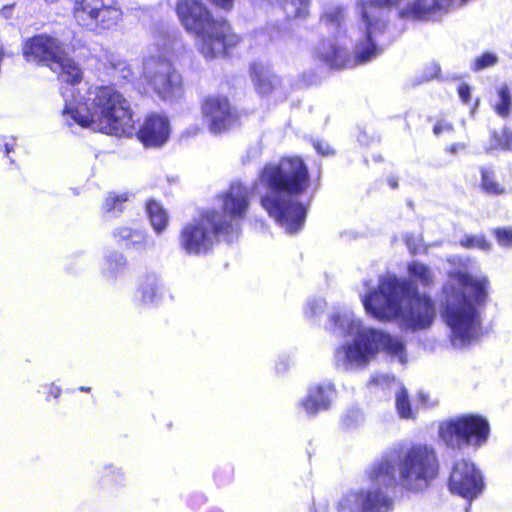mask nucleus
Segmentation results:
<instances>
[{
    "mask_svg": "<svg viewBox=\"0 0 512 512\" xmlns=\"http://www.w3.org/2000/svg\"><path fill=\"white\" fill-rule=\"evenodd\" d=\"M70 46L59 38L39 34L23 46L26 61L47 66L66 83L61 88L65 105L63 118L68 126L78 125L110 135H130L134 119L130 104L112 86L90 87L82 80L79 65L71 58Z\"/></svg>",
    "mask_w": 512,
    "mask_h": 512,
    "instance_id": "f257e3e1",
    "label": "nucleus"
},
{
    "mask_svg": "<svg viewBox=\"0 0 512 512\" xmlns=\"http://www.w3.org/2000/svg\"><path fill=\"white\" fill-rule=\"evenodd\" d=\"M401 0H357L354 13L357 16L356 26L350 28L348 37L353 43V57L342 46L347 31L346 10L343 6L332 4L325 7L320 25L333 39L322 41L315 50L319 60L331 68H349L366 64L377 58L383 51L377 42L387 27L386 14L388 9L396 6Z\"/></svg>",
    "mask_w": 512,
    "mask_h": 512,
    "instance_id": "f03ea898",
    "label": "nucleus"
},
{
    "mask_svg": "<svg viewBox=\"0 0 512 512\" xmlns=\"http://www.w3.org/2000/svg\"><path fill=\"white\" fill-rule=\"evenodd\" d=\"M443 286L441 315L453 347L464 348L483 335L482 312L487 299L488 279L464 269L452 270Z\"/></svg>",
    "mask_w": 512,
    "mask_h": 512,
    "instance_id": "7ed1b4c3",
    "label": "nucleus"
},
{
    "mask_svg": "<svg viewBox=\"0 0 512 512\" xmlns=\"http://www.w3.org/2000/svg\"><path fill=\"white\" fill-rule=\"evenodd\" d=\"M266 187L261 205L287 233L300 231L306 219V208L298 200L309 186L308 169L299 157H287L278 164L266 165L259 175L258 186Z\"/></svg>",
    "mask_w": 512,
    "mask_h": 512,
    "instance_id": "20e7f679",
    "label": "nucleus"
},
{
    "mask_svg": "<svg viewBox=\"0 0 512 512\" xmlns=\"http://www.w3.org/2000/svg\"><path fill=\"white\" fill-rule=\"evenodd\" d=\"M220 199L222 213L207 210L182 227L178 242L186 255H207L219 241L229 243L239 237L249 207L248 188L239 181L232 182Z\"/></svg>",
    "mask_w": 512,
    "mask_h": 512,
    "instance_id": "39448f33",
    "label": "nucleus"
},
{
    "mask_svg": "<svg viewBox=\"0 0 512 512\" xmlns=\"http://www.w3.org/2000/svg\"><path fill=\"white\" fill-rule=\"evenodd\" d=\"M326 328L335 335L353 336L339 345L334 352L337 368L345 371H357L365 368L379 353L385 351L400 364L406 363L404 344L398 337L368 327L356 318L347 307L332 312Z\"/></svg>",
    "mask_w": 512,
    "mask_h": 512,
    "instance_id": "423d86ee",
    "label": "nucleus"
},
{
    "mask_svg": "<svg viewBox=\"0 0 512 512\" xmlns=\"http://www.w3.org/2000/svg\"><path fill=\"white\" fill-rule=\"evenodd\" d=\"M365 311L380 321L401 318L403 326L411 330L429 328L436 316L433 300L414 290L405 279L388 275L379 280L362 296Z\"/></svg>",
    "mask_w": 512,
    "mask_h": 512,
    "instance_id": "0eeeda50",
    "label": "nucleus"
},
{
    "mask_svg": "<svg viewBox=\"0 0 512 512\" xmlns=\"http://www.w3.org/2000/svg\"><path fill=\"white\" fill-rule=\"evenodd\" d=\"M176 13L185 30L195 36L196 46L206 58L227 54L240 42L230 25L214 19L201 0H179Z\"/></svg>",
    "mask_w": 512,
    "mask_h": 512,
    "instance_id": "6e6552de",
    "label": "nucleus"
},
{
    "mask_svg": "<svg viewBox=\"0 0 512 512\" xmlns=\"http://www.w3.org/2000/svg\"><path fill=\"white\" fill-rule=\"evenodd\" d=\"M435 450L428 445L417 444L409 448L399 460L396 450L385 453L366 470L369 480H433L438 474Z\"/></svg>",
    "mask_w": 512,
    "mask_h": 512,
    "instance_id": "1a4fd4ad",
    "label": "nucleus"
},
{
    "mask_svg": "<svg viewBox=\"0 0 512 512\" xmlns=\"http://www.w3.org/2000/svg\"><path fill=\"white\" fill-rule=\"evenodd\" d=\"M441 441L449 448L482 447L489 439L488 420L477 414L461 415L442 422L438 428Z\"/></svg>",
    "mask_w": 512,
    "mask_h": 512,
    "instance_id": "9d476101",
    "label": "nucleus"
},
{
    "mask_svg": "<svg viewBox=\"0 0 512 512\" xmlns=\"http://www.w3.org/2000/svg\"><path fill=\"white\" fill-rule=\"evenodd\" d=\"M122 9L115 0H75L73 16L78 25L101 33L115 28L122 19Z\"/></svg>",
    "mask_w": 512,
    "mask_h": 512,
    "instance_id": "9b49d317",
    "label": "nucleus"
},
{
    "mask_svg": "<svg viewBox=\"0 0 512 512\" xmlns=\"http://www.w3.org/2000/svg\"><path fill=\"white\" fill-rule=\"evenodd\" d=\"M144 77L153 91L163 100H172L182 91V77L171 62L149 57L143 64Z\"/></svg>",
    "mask_w": 512,
    "mask_h": 512,
    "instance_id": "f8f14e48",
    "label": "nucleus"
},
{
    "mask_svg": "<svg viewBox=\"0 0 512 512\" xmlns=\"http://www.w3.org/2000/svg\"><path fill=\"white\" fill-rule=\"evenodd\" d=\"M393 509L394 497L389 486L351 493L342 504L344 512H392Z\"/></svg>",
    "mask_w": 512,
    "mask_h": 512,
    "instance_id": "ddd939ff",
    "label": "nucleus"
},
{
    "mask_svg": "<svg viewBox=\"0 0 512 512\" xmlns=\"http://www.w3.org/2000/svg\"><path fill=\"white\" fill-rule=\"evenodd\" d=\"M202 114L208 128L213 134H221L238 121L237 113L231 108L227 98L208 97L202 104Z\"/></svg>",
    "mask_w": 512,
    "mask_h": 512,
    "instance_id": "4468645a",
    "label": "nucleus"
},
{
    "mask_svg": "<svg viewBox=\"0 0 512 512\" xmlns=\"http://www.w3.org/2000/svg\"><path fill=\"white\" fill-rule=\"evenodd\" d=\"M337 397V389L331 381L312 383L307 388L306 395L300 400L299 407L310 417L319 412L331 409Z\"/></svg>",
    "mask_w": 512,
    "mask_h": 512,
    "instance_id": "2eb2a0df",
    "label": "nucleus"
},
{
    "mask_svg": "<svg viewBox=\"0 0 512 512\" xmlns=\"http://www.w3.org/2000/svg\"><path fill=\"white\" fill-rule=\"evenodd\" d=\"M138 139L145 147H161L169 139L170 123L163 114H151L146 117L137 133Z\"/></svg>",
    "mask_w": 512,
    "mask_h": 512,
    "instance_id": "dca6fc26",
    "label": "nucleus"
},
{
    "mask_svg": "<svg viewBox=\"0 0 512 512\" xmlns=\"http://www.w3.org/2000/svg\"><path fill=\"white\" fill-rule=\"evenodd\" d=\"M251 80L260 95H285L288 88L267 63H254L250 68Z\"/></svg>",
    "mask_w": 512,
    "mask_h": 512,
    "instance_id": "f3484780",
    "label": "nucleus"
},
{
    "mask_svg": "<svg viewBox=\"0 0 512 512\" xmlns=\"http://www.w3.org/2000/svg\"><path fill=\"white\" fill-rule=\"evenodd\" d=\"M167 290L156 273L144 274L136 291V302L144 307H157L163 303Z\"/></svg>",
    "mask_w": 512,
    "mask_h": 512,
    "instance_id": "a211bd4d",
    "label": "nucleus"
},
{
    "mask_svg": "<svg viewBox=\"0 0 512 512\" xmlns=\"http://www.w3.org/2000/svg\"><path fill=\"white\" fill-rule=\"evenodd\" d=\"M114 239L126 249L146 251L154 243L144 229L132 226H119L113 230Z\"/></svg>",
    "mask_w": 512,
    "mask_h": 512,
    "instance_id": "6ab92c4d",
    "label": "nucleus"
},
{
    "mask_svg": "<svg viewBox=\"0 0 512 512\" xmlns=\"http://www.w3.org/2000/svg\"><path fill=\"white\" fill-rule=\"evenodd\" d=\"M146 212L154 232L158 235L163 233L169 224V216L164 207L159 202L150 200L146 204Z\"/></svg>",
    "mask_w": 512,
    "mask_h": 512,
    "instance_id": "aec40b11",
    "label": "nucleus"
},
{
    "mask_svg": "<svg viewBox=\"0 0 512 512\" xmlns=\"http://www.w3.org/2000/svg\"><path fill=\"white\" fill-rule=\"evenodd\" d=\"M449 480H483V474L474 463L463 459L455 463Z\"/></svg>",
    "mask_w": 512,
    "mask_h": 512,
    "instance_id": "412c9836",
    "label": "nucleus"
},
{
    "mask_svg": "<svg viewBox=\"0 0 512 512\" xmlns=\"http://www.w3.org/2000/svg\"><path fill=\"white\" fill-rule=\"evenodd\" d=\"M484 482H448L449 491L468 501L473 500L482 492Z\"/></svg>",
    "mask_w": 512,
    "mask_h": 512,
    "instance_id": "4be33fe9",
    "label": "nucleus"
},
{
    "mask_svg": "<svg viewBox=\"0 0 512 512\" xmlns=\"http://www.w3.org/2000/svg\"><path fill=\"white\" fill-rule=\"evenodd\" d=\"M127 265V260L122 253L111 252L104 258L102 274L106 278H114L122 272Z\"/></svg>",
    "mask_w": 512,
    "mask_h": 512,
    "instance_id": "5701e85b",
    "label": "nucleus"
},
{
    "mask_svg": "<svg viewBox=\"0 0 512 512\" xmlns=\"http://www.w3.org/2000/svg\"><path fill=\"white\" fill-rule=\"evenodd\" d=\"M497 101L493 108L497 115L506 118L510 115L512 110V96L507 84H501L496 89Z\"/></svg>",
    "mask_w": 512,
    "mask_h": 512,
    "instance_id": "b1692460",
    "label": "nucleus"
},
{
    "mask_svg": "<svg viewBox=\"0 0 512 512\" xmlns=\"http://www.w3.org/2000/svg\"><path fill=\"white\" fill-rule=\"evenodd\" d=\"M481 187L489 195L499 196L507 193L505 186L500 184L494 171L489 167L481 168Z\"/></svg>",
    "mask_w": 512,
    "mask_h": 512,
    "instance_id": "393cba45",
    "label": "nucleus"
},
{
    "mask_svg": "<svg viewBox=\"0 0 512 512\" xmlns=\"http://www.w3.org/2000/svg\"><path fill=\"white\" fill-rule=\"evenodd\" d=\"M409 276L423 286H429L434 282V274L428 266L423 263L412 261L407 267Z\"/></svg>",
    "mask_w": 512,
    "mask_h": 512,
    "instance_id": "a878e982",
    "label": "nucleus"
},
{
    "mask_svg": "<svg viewBox=\"0 0 512 512\" xmlns=\"http://www.w3.org/2000/svg\"><path fill=\"white\" fill-rule=\"evenodd\" d=\"M505 150L512 152V132L504 128L502 131H492L491 140L487 151Z\"/></svg>",
    "mask_w": 512,
    "mask_h": 512,
    "instance_id": "bb28decb",
    "label": "nucleus"
},
{
    "mask_svg": "<svg viewBox=\"0 0 512 512\" xmlns=\"http://www.w3.org/2000/svg\"><path fill=\"white\" fill-rule=\"evenodd\" d=\"M131 194L124 193H110L105 199L103 208L107 213H119L123 210V204L127 202Z\"/></svg>",
    "mask_w": 512,
    "mask_h": 512,
    "instance_id": "cd10ccee",
    "label": "nucleus"
},
{
    "mask_svg": "<svg viewBox=\"0 0 512 512\" xmlns=\"http://www.w3.org/2000/svg\"><path fill=\"white\" fill-rule=\"evenodd\" d=\"M395 404L396 409L401 418H412L413 413L410 406V401L408 399V394L406 389L399 384L398 391L395 396Z\"/></svg>",
    "mask_w": 512,
    "mask_h": 512,
    "instance_id": "c85d7f7f",
    "label": "nucleus"
},
{
    "mask_svg": "<svg viewBox=\"0 0 512 512\" xmlns=\"http://www.w3.org/2000/svg\"><path fill=\"white\" fill-rule=\"evenodd\" d=\"M108 61L115 75L124 80H129L132 77L133 71L127 61L114 55H112Z\"/></svg>",
    "mask_w": 512,
    "mask_h": 512,
    "instance_id": "c756f323",
    "label": "nucleus"
},
{
    "mask_svg": "<svg viewBox=\"0 0 512 512\" xmlns=\"http://www.w3.org/2000/svg\"><path fill=\"white\" fill-rule=\"evenodd\" d=\"M325 306L326 303L322 298L309 299L304 306V316L309 320H314L322 314Z\"/></svg>",
    "mask_w": 512,
    "mask_h": 512,
    "instance_id": "7c9ffc66",
    "label": "nucleus"
},
{
    "mask_svg": "<svg viewBox=\"0 0 512 512\" xmlns=\"http://www.w3.org/2000/svg\"><path fill=\"white\" fill-rule=\"evenodd\" d=\"M498 63V57L495 53L485 52L477 57L471 64V69L475 72L493 67Z\"/></svg>",
    "mask_w": 512,
    "mask_h": 512,
    "instance_id": "2f4dec72",
    "label": "nucleus"
},
{
    "mask_svg": "<svg viewBox=\"0 0 512 512\" xmlns=\"http://www.w3.org/2000/svg\"><path fill=\"white\" fill-rule=\"evenodd\" d=\"M461 245L467 248H478L484 251L490 249V243L483 236H465L461 240Z\"/></svg>",
    "mask_w": 512,
    "mask_h": 512,
    "instance_id": "473e14b6",
    "label": "nucleus"
},
{
    "mask_svg": "<svg viewBox=\"0 0 512 512\" xmlns=\"http://www.w3.org/2000/svg\"><path fill=\"white\" fill-rule=\"evenodd\" d=\"M497 242L502 247H512V230L509 228H497L494 231Z\"/></svg>",
    "mask_w": 512,
    "mask_h": 512,
    "instance_id": "72a5a7b5",
    "label": "nucleus"
},
{
    "mask_svg": "<svg viewBox=\"0 0 512 512\" xmlns=\"http://www.w3.org/2000/svg\"><path fill=\"white\" fill-rule=\"evenodd\" d=\"M363 421V415L358 410H353L343 417V424L346 428H353Z\"/></svg>",
    "mask_w": 512,
    "mask_h": 512,
    "instance_id": "f704fd0d",
    "label": "nucleus"
},
{
    "mask_svg": "<svg viewBox=\"0 0 512 512\" xmlns=\"http://www.w3.org/2000/svg\"><path fill=\"white\" fill-rule=\"evenodd\" d=\"M39 392H43L46 394V401H50L51 398L58 399L61 395V387L56 385L55 383L45 384L41 386Z\"/></svg>",
    "mask_w": 512,
    "mask_h": 512,
    "instance_id": "c9c22d12",
    "label": "nucleus"
},
{
    "mask_svg": "<svg viewBox=\"0 0 512 512\" xmlns=\"http://www.w3.org/2000/svg\"><path fill=\"white\" fill-rule=\"evenodd\" d=\"M406 245L412 254H416L422 246V237L420 235H407Z\"/></svg>",
    "mask_w": 512,
    "mask_h": 512,
    "instance_id": "e433bc0d",
    "label": "nucleus"
},
{
    "mask_svg": "<svg viewBox=\"0 0 512 512\" xmlns=\"http://www.w3.org/2000/svg\"><path fill=\"white\" fill-rule=\"evenodd\" d=\"M440 71H441V68H440L439 64H437L435 62H431L429 65L426 66V68L424 70L423 81H430L435 78H438Z\"/></svg>",
    "mask_w": 512,
    "mask_h": 512,
    "instance_id": "4c0bfd02",
    "label": "nucleus"
},
{
    "mask_svg": "<svg viewBox=\"0 0 512 512\" xmlns=\"http://www.w3.org/2000/svg\"><path fill=\"white\" fill-rule=\"evenodd\" d=\"M391 383H395V379L388 374H377L371 379V384L379 385L382 387H388Z\"/></svg>",
    "mask_w": 512,
    "mask_h": 512,
    "instance_id": "58836bf2",
    "label": "nucleus"
},
{
    "mask_svg": "<svg viewBox=\"0 0 512 512\" xmlns=\"http://www.w3.org/2000/svg\"><path fill=\"white\" fill-rule=\"evenodd\" d=\"M453 130V125L450 122L441 120L434 125L433 132L435 135H440L444 132H450Z\"/></svg>",
    "mask_w": 512,
    "mask_h": 512,
    "instance_id": "ea45409f",
    "label": "nucleus"
},
{
    "mask_svg": "<svg viewBox=\"0 0 512 512\" xmlns=\"http://www.w3.org/2000/svg\"><path fill=\"white\" fill-rule=\"evenodd\" d=\"M313 146L316 151L323 156L330 155L333 152L330 145L325 141L316 140L313 142Z\"/></svg>",
    "mask_w": 512,
    "mask_h": 512,
    "instance_id": "a19ab883",
    "label": "nucleus"
},
{
    "mask_svg": "<svg viewBox=\"0 0 512 512\" xmlns=\"http://www.w3.org/2000/svg\"><path fill=\"white\" fill-rule=\"evenodd\" d=\"M458 95L461 101L467 104L471 96V88L468 84H461L458 88Z\"/></svg>",
    "mask_w": 512,
    "mask_h": 512,
    "instance_id": "79ce46f5",
    "label": "nucleus"
},
{
    "mask_svg": "<svg viewBox=\"0 0 512 512\" xmlns=\"http://www.w3.org/2000/svg\"><path fill=\"white\" fill-rule=\"evenodd\" d=\"M466 150L465 143H454L447 147V151L451 154H457L458 152H462Z\"/></svg>",
    "mask_w": 512,
    "mask_h": 512,
    "instance_id": "37998d69",
    "label": "nucleus"
},
{
    "mask_svg": "<svg viewBox=\"0 0 512 512\" xmlns=\"http://www.w3.org/2000/svg\"><path fill=\"white\" fill-rule=\"evenodd\" d=\"M215 5L223 8V9H228L231 7L232 5V1L233 0H211Z\"/></svg>",
    "mask_w": 512,
    "mask_h": 512,
    "instance_id": "c03bdc74",
    "label": "nucleus"
},
{
    "mask_svg": "<svg viewBox=\"0 0 512 512\" xmlns=\"http://www.w3.org/2000/svg\"><path fill=\"white\" fill-rule=\"evenodd\" d=\"M12 8L13 6H4L1 10H0V14L3 18H10L11 17V14H12Z\"/></svg>",
    "mask_w": 512,
    "mask_h": 512,
    "instance_id": "a18cd8bd",
    "label": "nucleus"
},
{
    "mask_svg": "<svg viewBox=\"0 0 512 512\" xmlns=\"http://www.w3.org/2000/svg\"><path fill=\"white\" fill-rule=\"evenodd\" d=\"M287 366V362L280 361L279 363L276 364V370L278 373L284 372L287 369Z\"/></svg>",
    "mask_w": 512,
    "mask_h": 512,
    "instance_id": "49530a36",
    "label": "nucleus"
},
{
    "mask_svg": "<svg viewBox=\"0 0 512 512\" xmlns=\"http://www.w3.org/2000/svg\"><path fill=\"white\" fill-rule=\"evenodd\" d=\"M111 475L114 477H123L124 476V474L120 468H114Z\"/></svg>",
    "mask_w": 512,
    "mask_h": 512,
    "instance_id": "de8ad7c7",
    "label": "nucleus"
},
{
    "mask_svg": "<svg viewBox=\"0 0 512 512\" xmlns=\"http://www.w3.org/2000/svg\"><path fill=\"white\" fill-rule=\"evenodd\" d=\"M389 185L391 186V188L395 189V188H397L398 183L395 179L391 178V179H389Z\"/></svg>",
    "mask_w": 512,
    "mask_h": 512,
    "instance_id": "09e8293b",
    "label": "nucleus"
},
{
    "mask_svg": "<svg viewBox=\"0 0 512 512\" xmlns=\"http://www.w3.org/2000/svg\"><path fill=\"white\" fill-rule=\"evenodd\" d=\"M80 391H83V392H89L90 391V388L89 387H85V386H81L79 388Z\"/></svg>",
    "mask_w": 512,
    "mask_h": 512,
    "instance_id": "8fccbe9b",
    "label": "nucleus"
},
{
    "mask_svg": "<svg viewBox=\"0 0 512 512\" xmlns=\"http://www.w3.org/2000/svg\"><path fill=\"white\" fill-rule=\"evenodd\" d=\"M5 149H6V154H7V155H9V153H10V152H11V150H12V148H11L8 144H6V145H5Z\"/></svg>",
    "mask_w": 512,
    "mask_h": 512,
    "instance_id": "3c124183",
    "label": "nucleus"
}]
</instances>
